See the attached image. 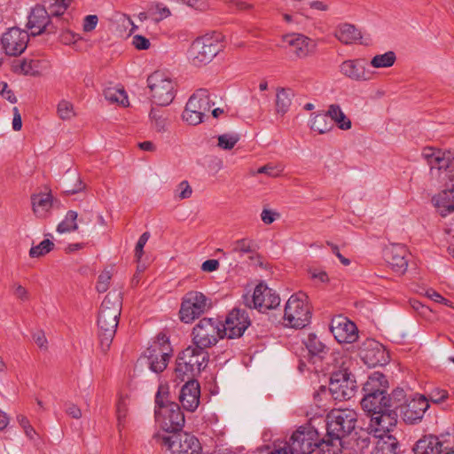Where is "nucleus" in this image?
Wrapping results in <instances>:
<instances>
[{
  "instance_id": "nucleus-1",
  "label": "nucleus",
  "mask_w": 454,
  "mask_h": 454,
  "mask_svg": "<svg viewBox=\"0 0 454 454\" xmlns=\"http://www.w3.org/2000/svg\"><path fill=\"white\" fill-rule=\"evenodd\" d=\"M357 422V413L352 409H334L326 417V436L323 439L324 454H340L343 438L349 435Z\"/></svg>"
},
{
  "instance_id": "nucleus-2",
  "label": "nucleus",
  "mask_w": 454,
  "mask_h": 454,
  "mask_svg": "<svg viewBox=\"0 0 454 454\" xmlns=\"http://www.w3.org/2000/svg\"><path fill=\"white\" fill-rule=\"evenodd\" d=\"M121 311V293L110 292L102 301L98 317V336L104 351L109 348L115 335Z\"/></svg>"
},
{
  "instance_id": "nucleus-3",
  "label": "nucleus",
  "mask_w": 454,
  "mask_h": 454,
  "mask_svg": "<svg viewBox=\"0 0 454 454\" xmlns=\"http://www.w3.org/2000/svg\"><path fill=\"white\" fill-rule=\"evenodd\" d=\"M333 368L332 372L329 391L334 400H349L356 391V382L350 373L349 368L353 362L351 358L341 353L333 354Z\"/></svg>"
},
{
  "instance_id": "nucleus-4",
  "label": "nucleus",
  "mask_w": 454,
  "mask_h": 454,
  "mask_svg": "<svg viewBox=\"0 0 454 454\" xmlns=\"http://www.w3.org/2000/svg\"><path fill=\"white\" fill-rule=\"evenodd\" d=\"M154 415L166 432H182L185 419L177 403L168 400V388L160 386L155 396Z\"/></svg>"
},
{
  "instance_id": "nucleus-5",
  "label": "nucleus",
  "mask_w": 454,
  "mask_h": 454,
  "mask_svg": "<svg viewBox=\"0 0 454 454\" xmlns=\"http://www.w3.org/2000/svg\"><path fill=\"white\" fill-rule=\"evenodd\" d=\"M208 357L207 350L193 344L189 346L179 354L176 359V377L181 381L192 379L207 366Z\"/></svg>"
},
{
  "instance_id": "nucleus-6",
  "label": "nucleus",
  "mask_w": 454,
  "mask_h": 454,
  "mask_svg": "<svg viewBox=\"0 0 454 454\" xmlns=\"http://www.w3.org/2000/svg\"><path fill=\"white\" fill-rule=\"evenodd\" d=\"M220 33L207 34L197 38L188 51V59L193 66L209 63L223 48Z\"/></svg>"
},
{
  "instance_id": "nucleus-7",
  "label": "nucleus",
  "mask_w": 454,
  "mask_h": 454,
  "mask_svg": "<svg viewBox=\"0 0 454 454\" xmlns=\"http://www.w3.org/2000/svg\"><path fill=\"white\" fill-rule=\"evenodd\" d=\"M422 156L433 176L436 175L442 182H454V152L428 147L423 150Z\"/></svg>"
},
{
  "instance_id": "nucleus-8",
  "label": "nucleus",
  "mask_w": 454,
  "mask_h": 454,
  "mask_svg": "<svg viewBox=\"0 0 454 454\" xmlns=\"http://www.w3.org/2000/svg\"><path fill=\"white\" fill-rule=\"evenodd\" d=\"M284 321L286 326L301 329L310 321L308 296L302 292L290 296L285 306Z\"/></svg>"
},
{
  "instance_id": "nucleus-9",
  "label": "nucleus",
  "mask_w": 454,
  "mask_h": 454,
  "mask_svg": "<svg viewBox=\"0 0 454 454\" xmlns=\"http://www.w3.org/2000/svg\"><path fill=\"white\" fill-rule=\"evenodd\" d=\"M212 308V300L202 292L192 290L187 292L181 302L180 320L191 324Z\"/></svg>"
},
{
  "instance_id": "nucleus-10",
  "label": "nucleus",
  "mask_w": 454,
  "mask_h": 454,
  "mask_svg": "<svg viewBox=\"0 0 454 454\" xmlns=\"http://www.w3.org/2000/svg\"><path fill=\"white\" fill-rule=\"evenodd\" d=\"M153 101L158 106H168L176 95V84L168 75L160 71L153 73L147 78Z\"/></svg>"
},
{
  "instance_id": "nucleus-11",
  "label": "nucleus",
  "mask_w": 454,
  "mask_h": 454,
  "mask_svg": "<svg viewBox=\"0 0 454 454\" xmlns=\"http://www.w3.org/2000/svg\"><path fill=\"white\" fill-rule=\"evenodd\" d=\"M192 344L207 350L223 339L222 322L216 318L203 317L193 327Z\"/></svg>"
},
{
  "instance_id": "nucleus-12",
  "label": "nucleus",
  "mask_w": 454,
  "mask_h": 454,
  "mask_svg": "<svg viewBox=\"0 0 454 454\" xmlns=\"http://www.w3.org/2000/svg\"><path fill=\"white\" fill-rule=\"evenodd\" d=\"M292 450L296 454H311L316 448H318L322 454L326 448L323 447V439L310 424L300 427L293 433L288 441Z\"/></svg>"
},
{
  "instance_id": "nucleus-13",
  "label": "nucleus",
  "mask_w": 454,
  "mask_h": 454,
  "mask_svg": "<svg viewBox=\"0 0 454 454\" xmlns=\"http://www.w3.org/2000/svg\"><path fill=\"white\" fill-rule=\"evenodd\" d=\"M155 437L170 450V454H201V446L199 440L188 433L178 432L172 434H157Z\"/></svg>"
},
{
  "instance_id": "nucleus-14",
  "label": "nucleus",
  "mask_w": 454,
  "mask_h": 454,
  "mask_svg": "<svg viewBox=\"0 0 454 454\" xmlns=\"http://www.w3.org/2000/svg\"><path fill=\"white\" fill-rule=\"evenodd\" d=\"M398 409L397 405L386 411H377L372 413L370 417V422L368 425V430L375 438L384 437L387 435H392L390 433L395 428L397 424V412L395 410Z\"/></svg>"
},
{
  "instance_id": "nucleus-15",
  "label": "nucleus",
  "mask_w": 454,
  "mask_h": 454,
  "mask_svg": "<svg viewBox=\"0 0 454 454\" xmlns=\"http://www.w3.org/2000/svg\"><path fill=\"white\" fill-rule=\"evenodd\" d=\"M171 348L168 340L165 336L159 337L145 351V358L153 372L159 373L163 372L170 359Z\"/></svg>"
},
{
  "instance_id": "nucleus-16",
  "label": "nucleus",
  "mask_w": 454,
  "mask_h": 454,
  "mask_svg": "<svg viewBox=\"0 0 454 454\" xmlns=\"http://www.w3.org/2000/svg\"><path fill=\"white\" fill-rule=\"evenodd\" d=\"M246 306L256 309L261 312L277 308L280 303L278 294L265 284H258L251 296H244Z\"/></svg>"
},
{
  "instance_id": "nucleus-17",
  "label": "nucleus",
  "mask_w": 454,
  "mask_h": 454,
  "mask_svg": "<svg viewBox=\"0 0 454 454\" xmlns=\"http://www.w3.org/2000/svg\"><path fill=\"white\" fill-rule=\"evenodd\" d=\"M403 421L407 424L419 422L429 408L428 399L423 395H415L403 404L397 405Z\"/></svg>"
},
{
  "instance_id": "nucleus-18",
  "label": "nucleus",
  "mask_w": 454,
  "mask_h": 454,
  "mask_svg": "<svg viewBox=\"0 0 454 454\" xmlns=\"http://www.w3.org/2000/svg\"><path fill=\"white\" fill-rule=\"evenodd\" d=\"M29 35L19 27H12L3 34L1 43L9 56L20 55L27 49Z\"/></svg>"
},
{
  "instance_id": "nucleus-19",
  "label": "nucleus",
  "mask_w": 454,
  "mask_h": 454,
  "mask_svg": "<svg viewBox=\"0 0 454 454\" xmlns=\"http://www.w3.org/2000/svg\"><path fill=\"white\" fill-rule=\"evenodd\" d=\"M51 14L43 5H35L32 8L27 23V27L33 36L41 35L44 32L53 33L55 27L51 22Z\"/></svg>"
},
{
  "instance_id": "nucleus-20",
  "label": "nucleus",
  "mask_w": 454,
  "mask_h": 454,
  "mask_svg": "<svg viewBox=\"0 0 454 454\" xmlns=\"http://www.w3.org/2000/svg\"><path fill=\"white\" fill-rule=\"evenodd\" d=\"M250 322L246 313L240 309H233L222 323L223 337L234 339L240 337L248 327Z\"/></svg>"
},
{
  "instance_id": "nucleus-21",
  "label": "nucleus",
  "mask_w": 454,
  "mask_h": 454,
  "mask_svg": "<svg viewBox=\"0 0 454 454\" xmlns=\"http://www.w3.org/2000/svg\"><path fill=\"white\" fill-rule=\"evenodd\" d=\"M330 330L335 340L340 343H353L358 338L356 325L342 316L332 319Z\"/></svg>"
},
{
  "instance_id": "nucleus-22",
  "label": "nucleus",
  "mask_w": 454,
  "mask_h": 454,
  "mask_svg": "<svg viewBox=\"0 0 454 454\" xmlns=\"http://www.w3.org/2000/svg\"><path fill=\"white\" fill-rule=\"evenodd\" d=\"M360 356L369 367L383 366L389 361V355L385 347L375 340L365 342Z\"/></svg>"
},
{
  "instance_id": "nucleus-23",
  "label": "nucleus",
  "mask_w": 454,
  "mask_h": 454,
  "mask_svg": "<svg viewBox=\"0 0 454 454\" xmlns=\"http://www.w3.org/2000/svg\"><path fill=\"white\" fill-rule=\"evenodd\" d=\"M340 73L346 78L355 82H365L371 79V72L367 69L364 59H347L339 67Z\"/></svg>"
},
{
  "instance_id": "nucleus-24",
  "label": "nucleus",
  "mask_w": 454,
  "mask_h": 454,
  "mask_svg": "<svg viewBox=\"0 0 454 454\" xmlns=\"http://www.w3.org/2000/svg\"><path fill=\"white\" fill-rule=\"evenodd\" d=\"M409 255L407 248L400 244H392L386 248L384 256L392 270L398 274H403L408 267Z\"/></svg>"
},
{
  "instance_id": "nucleus-25",
  "label": "nucleus",
  "mask_w": 454,
  "mask_h": 454,
  "mask_svg": "<svg viewBox=\"0 0 454 454\" xmlns=\"http://www.w3.org/2000/svg\"><path fill=\"white\" fill-rule=\"evenodd\" d=\"M187 380V382L182 387L179 400L184 409L194 411L200 404V384L192 379Z\"/></svg>"
},
{
  "instance_id": "nucleus-26",
  "label": "nucleus",
  "mask_w": 454,
  "mask_h": 454,
  "mask_svg": "<svg viewBox=\"0 0 454 454\" xmlns=\"http://www.w3.org/2000/svg\"><path fill=\"white\" fill-rule=\"evenodd\" d=\"M361 405L368 416H372V413L386 411L396 404L387 394L381 395V393H379L377 395H364V397L361 400Z\"/></svg>"
},
{
  "instance_id": "nucleus-27",
  "label": "nucleus",
  "mask_w": 454,
  "mask_h": 454,
  "mask_svg": "<svg viewBox=\"0 0 454 454\" xmlns=\"http://www.w3.org/2000/svg\"><path fill=\"white\" fill-rule=\"evenodd\" d=\"M445 441H441L433 435L424 436L419 439L413 448L414 454H441L445 453Z\"/></svg>"
},
{
  "instance_id": "nucleus-28",
  "label": "nucleus",
  "mask_w": 454,
  "mask_h": 454,
  "mask_svg": "<svg viewBox=\"0 0 454 454\" xmlns=\"http://www.w3.org/2000/svg\"><path fill=\"white\" fill-rule=\"evenodd\" d=\"M285 41L293 47L295 55L299 58L308 56L316 46L310 38L301 34L288 35L285 37Z\"/></svg>"
},
{
  "instance_id": "nucleus-29",
  "label": "nucleus",
  "mask_w": 454,
  "mask_h": 454,
  "mask_svg": "<svg viewBox=\"0 0 454 454\" xmlns=\"http://www.w3.org/2000/svg\"><path fill=\"white\" fill-rule=\"evenodd\" d=\"M435 207L442 215L454 212V184L433 198Z\"/></svg>"
},
{
  "instance_id": "nucleus-30",
  "label": "nucleus",
  "mask_w": 454,
  "mask_h": 454,
  "mask_svg": "<svg viewBox=\"0 0 454 454\" xmlns=\"http://www.w3.org/2000/svg\"><path fill=\"white\" fill-rule=\"evenodd\" d=\"M189 107L201 112L205 117L215 104L211 99V95L206 89H200L194 92L189 98Z\"/></svg>"
},
{
  "instance_id": "nucleus-31",
  "label": "nucleus",
  "mask_w": 454,
  "mask_h": 454,
  "mask_svg": "<svg viewBox=\"0 0 454 454\" xmlns=\"http://www.w3.org/2000/svg\"><path fill=\"white\" fill-rule=\"evenodd\" d=\"M387 380L385 375L380 372H374L368 377L366 382L364 384V395L387 394Z\"/></svg>"
},
{
  "instance_id": "nucleus-32",
  "label": "nucleus",
  "mask_w": 454,
  "mask_h": 454,
  "mask_svg": "<svg viewBox=\"0 0 454 454\" xmlns=\"http://www.w3.org/2000/svg\"><path fill=\"white\" fill-rule=\"evenodd\" d=\"M33 212L39 218L47 216L52 207V196L51 193H38L31 197Z\"/></svg>"
},
{
  "instance_id": "nucleus-33",
  "label": "nucleus",
  "mask_w": 454,
  "mask_h": 454,
  "mask_svg": "<svg viewBox=\"0 0 454 454\" xmlns=\"http://www.w3.org/2000/svg\"><path fill=\"white\" fill-rule=\"evenodd\" d=\"M335 37L344 44H351L361 39V33L353 25L342 24L337 28Z\"/></svg>"
},
{
  "instance_id": "nucleus-34",
  "label": "nucleus",
  "mask_w": 454,
  "mask_h": 454,
  "mask_svg": "<svg viewBox=\"0 0 454 454\" xmlns=\"http://www.w3.org/2000/svg\"><path fill=\"white\" fill-rule=\"evenodd\" d=\"M327 114L339 129L348 130L351 128V121L346 116L339 105H330Z\"/></svg>"
},
{
  "instance_id": "nucleus-35",
  "label": "nucleus",
  "mask_w": 454,
  "mask_h": 454,
  "mask_svg": "<svg viewBox=\"0 0 454 454\" xmlns=\"http://www.w3.org/2000/svg\"><path fill=\"white\" fill-rule=\"evenodd\" d=\"M293 91L290 89L280 88L276 93V111L277 114L284 115L292 104Z\"/></svg>"
},
{
  "instance_id": "nucleus-36",
  "label": "nucleus",
  "mask_w": 454,
  "mask_h": 454,
  "mask_svg": "<svg viewBox=\"0 0 454 454\" xmlns=\"http://www.w3.org/2000/svg\"><path fill=\"white\" fill-rule=\"evenodd\" d=\"M396 438L393 435H387V438H378L372 454H396Z\"/></svg>"
},
{
  "instance_id": "nucleus-37",
  "label": "nucleus",
  "mask_w": 454,
  "mask_h": 454,
  "mask_svg": "<svg viewBox=\"0 0 454 454\" xmlns=\"http://www.w3.org/2000/svg\"><path fill=\"white\" fill-rule=\"evenodd\" d=\"M152 128L157 132H165L168 126L166 113L160 109L153 107L149 114Z\"/></svg>"
},
{
  "instance_id": "nucleus-38",
  "label": "nucleus",
  "mask_w": 454,
  "mask_h": 454,
  "mask_svg": "<svg viewBox=\"0 0 454 454\" xmlns=\"http://www.w3.org/2000/svg\"><path fill=\"white\" fill-rule=\"evenodd\" d=\"M105 98L111 102L116 103L122 106H129V99L126 91L121 88L108 87L104 90Z\"/></svg>"
},
{
  "instance_id": "nucleus-39",
  "label": "nucleus",
  "mask_w": 454,
  "mask_h": 454,
  "mask_svg": "<svg viewBox=\"0 0 454 454\" xmlns=\"http://www.w3.org/2000/svg\"><path fill=\"white\" fill-rule=\"evenodd\" d=\"M304 344L309 353L312 356L322 357L328 350L327 347L314 333L308 335Z\"/></svg>"
},
{
  "instance_id": "nucleus-40",
  "label": "nucleus",
  "mask_w": 454,
  "mask_h": 454,
  "mask_svg": "<svg viewBox=\"0 0 454 454\" xmlns=\"http://www.w3.org/2000/svg\"><path fill=\"white\" fill-rule=\"evenodd\" d=\"M231 254H238L239 256L254 252L255 245L250 239H237L230 244Z\"/></svg>"
},
{
  "instance_id": "nucleus-41",
  "label": "nucleus",
  "mask_w": 454,
  "mask_h": 454,
  "mask_svg": "<svg viewBox=\"0 0 454 454\" xmlns=\"http://www.w3.org/2000/svg\"><path fill=\"white\" fill-rule=\"evenodd\" d=\"M396 60V55L394 51H388L383 54L375 55L370 61V65L374 68L391 67Z\"/></svg>"
},
{
  "instance_id": "nucleus-42",
  "label": "nucleus",
  "mask_w": 454,
  "mask_h": 454,
  "mask_svg": "<svg viewBox=\"0 0 454 454\" xmlns=\"http://www.w3.org/2000/svg\"><path fill=\"white\" fill-rule=\"evenodd\" d=\"M148 13L156 22L167 19L171 15L170 10L165 4L159 2H153L149 4Z\"/></svg>"
},
{
  "instance_id": "nucleus-43",
  "label": "nucleus",
  "mask_w": 454,
  "mask_h": 454,
  "mask_svg": "<svg viewBox=\"0 0 454 454\" xmlns=\"http://www.w3.org/2000/svg\"><path fill=\"white\" fill-rule=\"evenodd\" d=\"M77 216L78 215L75 211H68L65 219L59 223L57 227L58 232L65 233L76 231L78 229V225L76 223Z\"/></svg>"
},
{
  "instance_id": "nucleus-44",
  "label": "nucleus",
  "mask_w": 454,
  "mask_h": 454,
  "mask_svg": "<svg viewBox=\"0 0 454 454\" xmlns=\"http://www.w3.org/2000/svg\"><path fill=\"white\" fill-rule=\"evenodd\" d=\"M328 114H317L310 120V128L320 134L325 133L331 127L327 121Z\"/></svg>"
},
{
  "instance_id": "nucleus-45",
  "label": "nucleus",
  "mask_w": 454,
  "mask_h": 454,
  "mask_svg": "<svg viewBox=\"0 0 454 454\" xmlns=\"http://www.w3.org/2000/svg\"><path fill=\"white\" fill-rule=\"evenodd\" d=\"M45 2L48 4V9L51 16L58 17L67 11L72 0H46Z\"/></svg>"
},
{
  "instance_id": "nucleus-46",
  "label": "nucleus",
  "mask_w": 454,
  "mask_h": 454,
  "mask_svg": "<svg viewBox=\"0 0 454 454\" xmlns=\"http://www.w3.org/2000/svg\"><path fill=\"white\" fill-rule=\"evenodd\" d=\"M54 247V243L50 239H43L37 246H34L29 250V256L32 258H37L43 256L50 253Z\"/></svg>"
},
{
  "instance_id": "nucleus-47",
  "label": "nucleus",
  "mask_w": 454,
  "mask_h": 454,
  "mask_svg": "<svg viewBox=\"0 0 454 454\" xmlns=\"http://www.w3.org/2000/svg\"><path fill=\"white\" fill-rule=\"evenodd\" d=\"M284 171V167L281 164H266L257 170H252L250 172L251 176H255L257 174H265L270 177H277L281 175Z\"/></svg>"
},
{
  "instance_id": "nucleus-48",
  "label": "nucleus",
  "mask_w": 454,
  "mask_h": 454,
  "mask_svg": "<svg viewBox=\"0 0 454 454\" xmlns=\"http://www.w3.org/2000/svg\"><path fill=\"white\" fill-rule=\"evenodd\" d=\"M217 145L223 150H231L239 141V136L236 133H225L218 136Z\"/></svg>"
},
{
  "instance_id": "nucleus-49",
  "label": "nucleus",
  "mask_w": 454,
  "mask_h": 454,
  "mask_svg": "<svg viewBox=\"0 0 454 454\" xmlns=\"http://www.w3.org/2000/svg\"><path fill=\"white\" fill-rule=\"evenodd\" d=\"M57 114L61 120H70L75 115L74 105L66 99H62L57 106Z\"/></svg>"
},
{
  "instance_id": "nucleus-50",
  "label": "nucleus",
  "mask_w": 454,
  "mask_h": 454,
  "mask_svg": "<svg viewBox=\"0 0 454 454\" xmlns=\"http://www.w3.org/2000/svg\"><path fill=\"white\" fill-rule=\"evenodd\" d=\"M182 117L183 120L190 125H197L204 121V116L201 114V112L190 108L189 103H186Z\"/></svg>"
},
{
  "instance_id": "nucleus-51",
  "label": "nucleus",
  "mask_w": 454,
  "mask_h": 454,
  "mask_svg": "<svg viewBox=\"0 0 454 454\" xmlns=\"http://www.w3.org/2000/svg\"><path fill=\"white\" fill-rule=\"evenodd\" d=\"M192 188L185 180L179 183L174 190V198L176 200H183L191 198Z\"/></svg>"
},
{
  "instance_id": "nucleus-52",
  "label": "nucleus",
  "mask_w": 454,
  "mask_h": 454,
  "mask_svg": "<svg viewBox=\"0 0 454 454\" xmlns=\"http://www.w3.org/2000/svg\"><path fill=\"white\" fill-rule=\"evenodd\" d=\"M267 449L270 450L269 454H296L286 441H274L272 446Z\"/></svg>"
},
{
  "instance_id": "nucleus-53",
  "label": "nucleus",
  "mask_w": 454,
  "mask_h": 454,
  "mask_svg": "<svg viewBox=\"0 0 454 454\" xmlns=\"http://www.w3.org/2000/svg\"><path fill=\"white\" fill-rule=\"evenodd\" d=\"M449 397L447 390L434 387L428 393V402L431 401L433 403L440 404L445 402Z\"/></svg>"
},
{
  "instance_id": "nucleus-54",
  "label": "nucleus",
  "mask_w": 454,
  "mask_h": 454,
  "mask_svg": "<svg viewBox=\"0 0 454 454\" xmlns=\"http://www.w3.org/2000/svg\"><path fill=\"white\" fill-rule=\"evenodd\" d=\"M13 295L20 301H27L30 299L29 292L20 283H13L12 285Z\"/></svg>"
},
{
  "instance_id": "nucleus-55",
  "label": "nucleus",
  "mask_w": 454,
  "mask_h": 454,
  "mask_svg": "<svg viewBox=\"0 0 454 454\" xmlns=\"http://www.w3.org/2000/svg\"><path fill=\"white\" fill-rule=\"evenodd\" d=\"M111 278H112L111 272L109 270H104L98 276L97 290L100 293L106 292L108 289Z\"/></svg>"
},
{
  "instance_id": "nucleus-56",
  "label": "nucleus",
  "mask_w": 454,
  "mask_h": 454,
  "mask_svg": "<svg viewBox=\"0 0 454 454\" xmlns=\"http://www.w3.org/2000/svg\"><path fill=\"white\" fill-rule=\"evenodd\" d=\"M150 238L149 232H144L138 239L137 243L135 247V256L137 261H140L143 255V250Z\"/></svg>"
},
{
  "instance_id": "nucleus-57",
  "label": "nucleus",
  "mask_w": 454,
  "mask_h": 454,
  "mask_svg": "<svg viewBox=\"0 0 454 454\" xmlns=\"http://www.w3.org/2000/svg\"><path fill=\"white\" fill-rule=\"evenodd\" d=\"M132 44L137 50H147L150 48V41L140 35H136L132 38Z\"/></svg>"
},
{
  "instance_id": "nucleus-58",
  "label": "nucleus",
  "mask_w": 454,
  "mask_h": 454,
  "mask_svg": "<svg viewBox=\"0 0 454 454\" xmlns=\"http://www.w3.org/2000/svg\"><path fill=\"white\" fill-rule=\"evenodd\" d=\"M98 22L97 15H87L83 20L82 28L84 32H90L95 29Z\"/></svg>"
},
{
  "instance_id": "nucleus-59",
  "label": "nucleus",
  "mask_w": 454,
  "mask_h": 454,
  "mask_svg": "<svg viewBox=\"0 0 454 454\" xmlns=\"http://www.w3.org/2000/svg\"><path fill=\"white\" fill-rule=\"evenodd\" d=\"M309 273L311 278L317 280L321 283H325L329 279L327 273L325 270L318 269V268L310 269L309 270Z\"/></svg>"
},
{
  "instance_id": "nucleus-60",
  "label": "nucleus",
  "mask_w": 454,
  "mask_h": 454,
  "mask_svg": "<svg viewBox=\"0 0 454 454\" xmlns=\"http://www.w3.org/2000/svg\"><path fill=\"white\" fill-rule=\"evenodd\" d=\"M66 413L73 419H79L82 418V410L73 403H66Z\"/></svg>"
},
{
  "instance_id": "nucleus-61",
  "label": "nucleus",
  "mask_w": 454,
  "mask_h": 454,
  "mask_svg": "<svg viewBox=\"0 0 454 454\" xmlns=\"http://www.w3.org/2000/svg\"><path fill=\"white\" fill-rule=\"evenodd\" d=\"M223 2L227 4L231 9H235L239 11L248 10L252 8V5L250 4H247L241 0H223Z\"/></svg>"
},
{
  "instance_id": "nucleus-62",
  "label": "nucleus",
  "mask_w": 454,
  "mask_h": 454,
  "mask_svg": "<svg viewBox=\"0 0 454 454\" xmlns=\"http://www.w3.org/2000/svg\"><path fill=\"white\" fill-rule=\"evenodd\" d=\"M426 295L427 297H428L429 299H431L432 301L437 302V303H442V304H445L447 306H450V302L445 299L444 297H442L439 293L435 292L434 290H427L426 292Z\"/></svg>"
},
{
  "instance_id": "nucleus-63",
  "label": "nucleus",
  "mask_w": 454,
  "mask_h": 454,
  "mask_svg": "<svg viewBox=\"0 0 454 454\" xmlns=\"http://www.w3.org/2000/svg\"><path fill=\"white\" fill-rule=\"evenodd\" d=\"M0 95L11 103H15L17 98L11 90H8V85L5 82H0Z\"/></svg>"
},
{
  "instance_id": "nucleus-64",
  "label": "nucleus",
  "mask_w": 454,
  "mask_h": 454,
  "mask_svg": "<svg viewBox=\"0 0 454 454\" xmlns=\"http://www.w3.org/2000/svg\"><path fill=\"white\" fill-rule=\"evenodd\" d=\"M184 4L199 11H206L209 7L205 0H184Z\"/></svg>"
}]
</instances>
